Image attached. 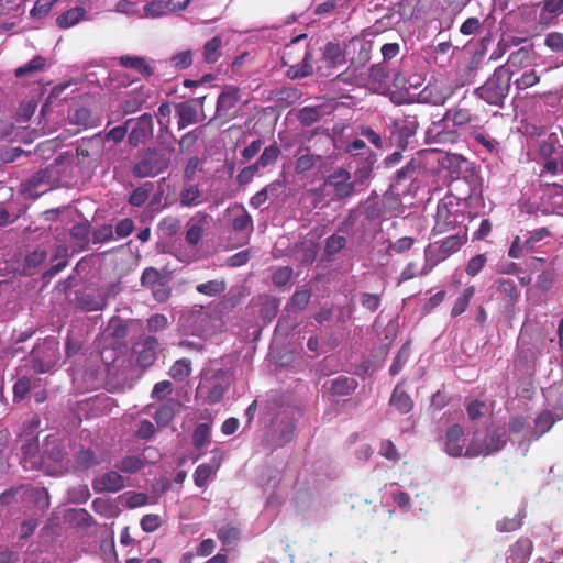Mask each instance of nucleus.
Returning <instances> with one entry per match:
<instances>
[{
    "label": "nucleus",
    "mask_w": 563,
    "mask_h": 563,
    "mask_svg": "<svg viewBox=\"0 0 563 563\" xmlns=\"http://www.w3.org/2000/svg\"><path fill=\"white\" fill-rule=\"evenodd\" d=\"M153 184L146 183L143 186L135 188L129 197V203L133 207L143 206L150 198Z\"/></svg>",
    "instance_id": "nucleus-53"
},
{
    "label": "nucleus",
    "mask_w": 563,
    "mask_h": 563,
    "mask_svg": "<svg viewBox=\"0 0 563 563\" xmlns=\"http://www.w3.org/2000/svg\"><path fill=\"white\" fill-rule=\"evenodd\" d=\"M115 467L123 473L134 474L144 467V462L140 456L128 455Z\"/></svg>",
    "instance_id": "nucleus-51"
},
{
    "label": "nucleus",
    "mask_w": 563,
    "mask_h": 563,
    "mask_svg": "<svg viewBox=\"0 0 563 563\" xmlns=\"http://www.w3.org/2000/svg\"><path fill=\"white\" fill-rule=\"evenodd\" d=\"M45 66L46 59L41 55H36L25 65L18 67L14 70V75L16 78H23L42 71L45 68Z\"/></svg>",
    "instance_id": "nucleus-39"
},
{
    "label": "nucleus",
    "mask_w": 563,
    "mask_h": 563,
    "mask_svg": "<svg viewBox=\"0 0 563 563\" xmlns=\"http://www.w3.org/2000/svg\"><path fill=\"white\" fill-rule=\"evenodd\" d=\"M280 155V150L276 143L264 148L257 161L254 163L257 168H265L269 165H273L277 162Z\"/></svg>",
    "instance_id": "nucleus-48"
},
{
    "label": "nucleus",
    "mask_w": 563,
    "mask_h": 563,
    "mask_svg": "<svg viewBox=\"0 0 563 563\" xmlns=\"http://www.w3.org/2000/svg\"><path fill=\"white\" fill-rule=\"evenodd\" d=\"M100 153V141L82 139L76 144V164L81 168L95 167Z\"/></svg>",
    "instance_id": "nucleus-13"
},
{
    "label": "nucleus",
    "mask_w": 563,
    "mask_h": 563,
    "mask_svg": "<svg viewBox=\"0 0 563 563\" xmlns=\"http://www.w3.org/2000/svg\"><path fill=\"white\" fill-rule=\"evenodd\" d=\"M77 300L78 306L85 311L102 310L107 305V300L103 297L96 299L92 295L89 294L79 296Z\"/></svg>",
    "instance_id": "nucleus-50"
},
{
    "label": "nucleus",
    "mask_w": 563,
    "mask_h": 563,
    "mask_svg": "<svg viewBox=\"0 0 563 563\" xmlns=\"http://www.w3.org/2000/svg\"><path fill=\"white\" fill-rule=\"evenodd\" d=\"M311 291L309 289L296 290L288 303L289 308L303 310L310 302Z\"/></svg>",
    "instance_id": "nucleus-57"
},
{
    "label": "nucleus",
    "mask_w": 563,
    "mask_h": 563,
    "mask_svg": "<svg viewBox=\"0 0 563 563\" xmlns=\"http://www.w3.org/2000/svg\"><path fill=\"white\" fill-rule=\"evenodd\" d=\"M69 252L66 245H58L51 258L52 266L44 273L45 277H53L68 265Z\"/></svg>",
    "instance_id": "nucleus-32"
},
{
    "label": "nucleus",
    "mask_w": 563,
    "mask_h": 563,
    "mask_svg": "<svg viewBox=\"0 0 563 563\" xmlns=\"http://www.w3.org/2000/svg\"><path fill=\"white\" fill-rule=\"evenodd\" d=\"M486 263H487L486 255L477 254V255L473 256L472 258H470V261L467 262V265L465 267V273L470 277H475L481 273V271L484 268Z\"/></svg>",
    "instance_id": "nucleus-63"
},
{
    "label": "nucleus",
    "mask_w": 563,
    "mask_h": 563,
    "mask_svg": "<svg viewBox=\"0 0 563 563\" xmlns=\"http://www.w3.org/2000/svg\"><path fill=\"white\" fill-rule=\"evenodd\" d=\"M472 103L473 101H470L464 97L456 106L445 112L444 119L451 120L453 125L456 128H463L466 125L477 126L479 119Z\"/></svg>",
    "instance_id": "nucleus-8"
},
{
    "label": "nucleus",
    "mask_w": 563,
    "mask_h": 563,
    "mask_svg": "<svg viewBox=\"0 0 563 563\" xmlns=\"http://www.w3.org/2000/svg\"><path fill=\"white\" fill-rule=\"evenodd\" d=\"M231 383V375L225 369L206 372L197 387V396L209 405H216L222 400Z\"/></svg>",
    "instance_id": "nucleus-4"
},
{
    "label": "nucleus",
    "mask_w": 563,
    "mask_h": 563,
    "mask_svg": "<svg viewBox=\"0 0 563 563\" xmlns=\"http://www.w3.org/2000/svg\"><path fill=\"white\" fill-rule=\"evenodd\" d=\"M512 73L507 65L497 67L474 93L489 106L504 108L510 91Z\"/></svg>",
    "instance_id": "nucleus-1"
},
{
    "label": "nucleus",
    "mask_w": 563,
    "mask_h": 563,
    "mask_svg": "<svg viewBox=\"0 0 563 563\" xmlns=\"http://www.w3.org/2000/svg\"><path fill=\"white\" fill-rule=\"evenodd\" d=\"M328 384L329 386L324 385V387L328 388L329 394L333 397L349 396L358 386V383L355 378L343 375L331 379Z\"/></svg>",
    "instance_id": "nucleus-24"
},
{
    "label": "nucleus",
    "mask_w": 563,
    "mask_h": 563,
    "mask_svg": "<svg viewBox=\"0 0 563 563\" xmlns=\"http://www.w3.org/2000/svg\"><path fill=\"white\" fill-rule=\"evenodd\" d=\"M530 60V49L527 47H520L519 49L512 52L507 60L509 66L514 67H522L527 65Z\"/></svg>",
    "instance_id": "nucleus-61"
},
{
    "label": "nucleus",
    "mask_w": 563,
    "mask_h": 563,
    "mask_svg": "<svg viewBox=\"0 0 563 563\" xmlns=\"http://www.w3.org/2000/svg\"><path fill=\"white\" fill-rule=\"evenodd\" d=\"M59 343L55 338H46L36 344L32 352L33 368L36 373H47L58 362Z\"/></svg>",
    "instance_id": "nucleus-6"
},
{
    "label": "nucleus",
    "mask_w": 563,
    "mask_h": 563,
    "mask_svg": "<svg viewBox=\"0 0 563 563\" xmlns=\"http://www.w3.org/2000/svg\"><path fill=\"white\" fill-rule=\"evenodd\" d=\"M421 168V164L419 161L412 158L410 159L406 166L401 167L397 170L396 179L398 183L405 180H413L418 176V172Z\"/></svg>",
    "instance_id": "nucleus-52"
},
{
    "label": "nucleus",
    "mask_w": 563,
    "mask_h": 563,
    "mask_svg": "<svg viewBox=\"0 0 563 563\" xmlns=\"http://www.w3.org/2000/svg\"><path fill=\"white\" fill-rule=\"evenodd\" d=\"M209 218L207 213L197 212L188 220L185 240L189 245L196 246L201 241L203 231L209 223Z\"/></svg>",
    "instance_id": "nucleus-20"
},
{
    "label": "nucleus",
    "mask_w": 563,
    "mask_h": 563,
    "mask_svg": "<svg viewBox=\"0 0 563 563\" xmlns=\"http://www.w3.org/2000/svg\"><path fill=\"white\" fill-rule=\"evenodd\" d=\"M174 147H147L140 152L133 167L132 174L136 178L155 177L166 172L172 162Z\"/></svg>",
    "instance_id": "nucleus-2"
},
{
    "label": "nucleus",
    "mask_w": 563,
    "mask_h": 563,
    "mask_svg": "<svg viewBox=\"0 0 563 563\" xmlns=\"http://www.w3.org/2000/svg\"><path fill=\"white\" fill-rule=\"evenodd\" d=\"M131 126L129 133V143L132 146H139L145 143L152 135L154 130L153 118L150 113H143L137 119L126 120L128 128Z\"/></svg>",
    "instance_id": "nucleus-11"
},
{
    "label": "nucleus",
    "mask_w": 563,
    "mask_h": 563,
    "mask_svg": "<svg viewBox=\"0 0 563 563\" xmlns=\"http://www.w3.org/2000/svg\"><path fill=\"white\" fill-rule=\"evenodd\" d=\"M506 443V431L503 428H494L487 431L483 440L475 434L466 448L465 456L489 455L503 450Z\"/></svg>",
    "instance_id": "nucleus-5"
},
{
    "label": "nucleus",
    "mask_w": 563,
    "mask_h": 563,
    "mask_svg": "<svg viewBox=\"0 0 563 563\" xmlns=\"http://www.w3.org/2000/svg\"><path fill=\"white\" fill-rule=\"evenodd\" d=\"M389 77L387 67L383 63L374 64L368 69V78L375 84H383Z\"/></svg>",
    "instance_id": "nucleus-64"
},
{
    "label": "nucleus",
    "mask_w": 563,
    "mask_h": 563,
    "mask_svg": "<svg viewBox=\"0 0 563 563\" xmlns=\"http://www.w3.org/2000/svg\"><path fill=\"white\" fill-rule=\"evenodd\" d=\"M222 38L213 36L202 47V58L207 64H216L222 56Z\"/></svg>",
    "instance_id": "nucleus-35"
},
{
    "label": "nucleus",
    "mask_w": 563,
    "mask_h": 563,
    "mask_svg": "<svg viewBox=\"0 0 563 563\" xmlns=\"http://www.w3.org/2000/svg\"><path fill=\"white\" fill-rule=\"evenodd\" d=\"M331 187L336 199H344L354 194L355 184L351 180V174L344 168H336L324 180L323 187Z\"/></svg>",
    "instance_id": "nucleus-10"
},
{
    "label": "nucleus",
    "mask_w": 563,
    "mask_h": 563,
    "mask_svg": "<svg viewBox=\"0 0 563 563\" xmlns=\"http://www.w3.org/2000/svg\"><path fill=\"white\" fill-rule=\"evenodd\" d=\"M296 43H292L291 45H288L286 47L285 53L283 55L284 65L289 67L287 74L291 78L307 77L312 73V66L309 63L311 54L307 47H303L301 54H298L299 56H301V59L299 62H296Z\"/></svg>",
    "instance_id": "nucleus-7"
},
{
    "label": "nucleus",
    "mask_w": 563,
    "mask_h": 563,
    "mask_svg": "<svg viewBox=\"0 0 563 563\" xmlns=\"http://www.w3.org/2000/svg\"><path fill=\"white\" fill-rule=\"evenodd\" d=\"M389 405L396 408L401 415L408 413L413 408L411 397L402 389L401 384H397L394 388Z\"/></svg>",
    "instance_id": "nucleus-28"
},
{
    "label": "nucleus",
    "mask_w": 563,
    "mask_h": 563,
    "mask_svg": "<svg viewBox=\"0 0 563 563\" xmlns=\"http://www.w3.org/2000/svg\"><path fill=\"white\" fill-rule=\"evenodd\" d=\"M346 244V239L342 235L332 234L325 240L324 252L332 256L338 254Z\"/></svg>",
    "instance_id": "nucleus-60"
},
{
    "label": "nucleus",
    "mask_w": 563,
    "mask_h": 563,
    "mask_svg": "<svg viewBox=\"0 0 563 563\" xmlns=\"http://www.w3.org/2000/svg\"><path fill=\"white\" fill-rule=\"evenodd\" d=\"M474 295L475 287H466L461 294V296L455 300L451 310V317L455 318L465 312Z\"/></svg>",
    "instance_id": "nucleus-45"
},
{
    "label": "nucleus",
    "mask_w": 563,
    "mask_h": 563,
    "mask_svg": "<svg viewBox=\"0 0 563 563\" xmlns=\"http://www.w3.org/2000/svg\"><path fill=\"white\" fill-rule=\"evenodd\" d=\"M159 347L158 340L155 336H146L134 346L136 354V363L143 369L151 367L157 360V351Z\"/></svg>",
    "instance_id": "nucleus-15"
},
{
    "label": "nucleus",
    "mask_w": 563,
    "mask_h": 563,
    "mask_svg": "<svg viewBox=\"0 0 563 563\" xmlns=\"http://www.w3.org/2000/svg\"><path fill=\"white\" fill-rule=\"evenodd\" d=\"M202 135V126L196 128L187 133H185L179 142V153L185 154L189 153L192 147L196 145L200 136Z\"/></svg>",
    "instance_id": "nucleus-49"
},
{
    "label": "nucleus",
    "mask_w": 563,
    "mask_h": 563,
    "mask_svg": "<svg viewBox=\"0 0 563 563\" xmlns=\"http://www.w3.org/2000/svg\"><path fill=\"white\" fill-rule=\"evenodd\" d=\"M232 229L236 232H251L253 230V220L251 214L246 210L242 209L241 213L233 218Z\"/></svg>",
    "instance_id": "nucleus-56"
},
{
    "label": "nucleus",
    "mask_w": 563,
    "mask_h": 563,
    "mask_svg": "<svg viewBox=\"0 0 563 563\" xmlns=\"http://www.w3.org/2000/svg\"><path fill=\"white\" fill-rule=\"evenodd\" d=\"M494 287L498 298L504 302L505 309L514 311L515 306L520 300V290L511 278L499 277L494 282Z\"/></svg>",
    "instance_id": "nucleus-14"
},
{
    "label": "nucleus",
    "mask_w": 563,
    "mask_h": 563,
    "mask_svg": "<svg viewBox=\"0 0 563 563\" xmlns=\"http://www.w3.org/2000/svg\"><path fill=\"white\" fill-rule=\"evenodd\" d=\"M91 507L95 512H97L100 516L108 518V519L114 517L117 514L115 507L113 506L111 500L107 499V498H101V497L96 498L92 501Z\"/></svg>",
    "instance_id": "nucleus-55"
},
{
    "label": "nucleus",
    "mask_w": 563,
    "mask_h": 563,
    "mask_svg": "<svg viewBox=\"0 0 563 563\" xmlns=\"http://www.w3.org/2000/svg\"><path fill=\"white\" fill-rule=\"evenodd\" d=\"M191 0H151L143 10L146 18H162L172 13L184 11Z\"/></svg>",
    "instance_id": "nucleus-12"
},
{
    "label": "nucleus",
    "mask_w": 563,
    "mask_h": 563,
    "mask_svg": "<svg viewBox=\"0 0 563 563\" xmlns=\"http://www.w3.org/2000/svg\"><path fill=\"white\" fill-rule=\"evenodd\" d=\"M454 93L452 86L429 84L423 90V98L434 106L444 104Z\"/></svg>",
    "instance_id": "nucleus-23"
},
{
    "label": "nucleus",
    "mask_w": 563,
    "mask_h": 563,
    "mask_svg": "<svg viewBox=\"0 0 563 563\" xmlns=\"http://www.w3.org/2000/svg\"><path fill=\"white\" fill-rule=\"evenodd\" d=\"M191 362L188 358L177 360L170 367L168 374L175 380H184L191 375Z\"/></svg>",
    "instance_id": "nucleus-47"
},
{
    "label": "nucleus",
    "mask_w": 563,
    "mask_h": 563,
    "mask_svg": "<svg viewBox=\"0 0 563 563\" xmlns=\"http://www.w3.org/2000/svg\"><path fill=\"white\" fill-rule=\"evenodd\" d=\"M554 421L555 420L551 411L544 410L540 412L536 418L534 426L531 429V431H529V435L527 437V439L529 441L539 439L541 435H543L552 428Z\"/></svg>",
    "instance_id": "nucleus-30"
},
{
    "label": "nucleus",
    "mask_w": 563,
    "mask_h": 563,
    "mask_svg": "<svg viewBox=\"0 0 563 563\" xmlns=\"http://www.w3.org/2000/svg\"><path fill=\"white\" fill-rule=\"evenodd\" d=\"M305 151L307 153L300 155L295 162V170L297 174L309 172L323 158L322 155L309 153V147H306Z\"/></svg>",
    "instance_id": "nucleus-42"
},
{
    "label": "nucleus",
    "mask_w": 563,
    "mask_h": 563,
    "mask_svg": "<svg viewBox=\"0 0 563 563\" xmlns=\"http://www.w3.org/2000/svg\"><path fill=\"white\" fill-rule=\"evenodd\" d=\"M192 62L194 53L191 49L176 52L167 60L175 70L187 69L192 65Z\"/></svg>",
    "instance_id": "nucleus-43"
},
{
    "label": "nucleus",
    "mask_w": 563,
    "mask_h": 563,
    "mask_svg": "<svg viewBox=\"0 0 563 563\" xmlns=\"http://www.w3.org/2000/svg\"><path fill=\"white\" fill-rule=\"evenodd\" d=\"M43 455L52 462L59 463L66 457L67 452L64 443L58 438L48 435L44 444Z\"/></svg>",
    "instance_id": "nucleus-27"
},
{
    "label": "nucleus",
    "mask_w": 563,
    "mask_h": 563,
    "mask_svg": "<svg viewBox=\"0 0 563 563\" xmlns=\"http://www.w3.org/2000/svg\"><path fill=\"white\" fill-rule=\"evenodd\" d=\"M210 427L207 423L198 424L192 434V444L196 449H202L210 442Z\"/></svg>",
    "instance_id": "nucleus-54"
},
{
    "label": "nucleus",
    "mask_w": 563,
    "mask_h": 563,
    "mask_svg": "<svg viewBox=\"0 0 563 563\" xmlns=\"http://www.w3.org/2000/svg\"><path fill=\"white\" fill-rule=\"evenodd\" d=\"M218 538L224 545H230L240 539V530L231 525L223 526L218 531Z\"/></svg>",
    "instance_id": "nucleus-59"
},
{
    "label": "nucleus",
    "mask_w": 563,
    "mask_h": 563,
    "mask_svg": "<svg viewBox=\"0 0 563 563\" xmlns=\"http://www.w3.org/2000/svg\"><path fill=\"white\" fill-rule=\"evenodd\" d=\"M297 118L302 126H311L322 118V107H303L298 111Z\"/></svg>",
    "instance_id": "nucleus-41"
},
{
    "label": "nucleus",
    "mask_w": 563,
    "mask_h": 563,
    "mask_svg": "<svg viewBox=\"0 0 563 563\" xmlns=\"http://www.w3.org/2000/svg\"><path fill=\"white\" fill-rule=\"evenodd\" d=\"M67 119L70 124L79 126V131L100 125V117L82 104L69 108Z\"/></svg>",
    "instance_id": "nucleus-16"
},
{
    "label": "nucleus",
    "mask_w": 563,
    "mask_h": 563,
    "mask_svg": "<svg viewBox=\"0 0 563 563\" xmlns=\"http://www.w3.org/2000/svg\"><path fill=\"white\" fill-rule=\"evenodd\" d=\"M539 24L549 27L563 13V0H542L537 4Z\"/></svg>",
    "instance_id": "nucleus-19"
},
{
    "label": "nucleus",
    "mask_w": 563,
    "mask_h": 563,
    "mask_svg": "<svg viewBox=\"0 0 563 563\" xmlns=\"http://www.w3.org/2000/svg\"><path fill=\"white\" fill-rule=\"evenodd\" d=\"M179 402L169 400L163 404L154 413V420L158 427H167L176 416Z\"/></svg>",
    "instance_id": "nucleus-34"
},
{
    "label": "nucleus",
    "mask_w": 563,
    "mask_h": 563,
    "mask_svg": "<svg viewBox=\"0 0 563 563\" xmlns=\"http://www.w3.org/2000/svg\"><path fill=\"white\" fill-rule=\"evenodd\" d=\"M561 189L562 187L556 183H545V188L542 195L544 211L562 214L563 195L561 194Z\"/></svg>",
    "instance_id": "nucleus-21"
},
{
    "label": "nucleus",
    "mask_w": 563,
    "mask_h": 563,
    "mask_svg": "<svg viewBox=\"0 0 563 563\" xmlns=\"http://www.w3.org/2000/svg\"><path fill=\"white\" fill-rule=\"evenodd\" d=\"M240 98L239 88L234 86H225L218 97L216 114L210 122L216 119H223L225 122L233 119Z\"/></svg>",
    "instance_id": "nucleus-9"
},
{
    "label": "nucleus",
    "mask_w": 563,
    "mask_h": 563,
    "mask_svg": "<svg viewBox=\"0 0 563 563\" xmlns=\"http://www.w3.org/2000/svg\"><path fill=\"white\" fill-rule=\"evenodd\" d=\"M91 232V224L89 221L78 222L75 223L70 230L69 234L71 239L76 240L79 245L80 250H87L90 243L89 234Z\"/></svg>",
    "instance_id": "nucleus-38"
},
{
    "label": "nucleus",
    "mask_w": 563,
    "mask_h": 563,
    "mask_svg": "<svg viewBox=\"0 0 563 563\" xmlns=\"http://www.w3.org/2000/svg\"><path fill=\"white\" fill-rule=\"evenodd\" d=\"M120 66L135 70L144 78H148L154 74L153 67L148 64L145 57L123 55L119 58Z\"/></svg>",
    "instance_id": "nucleus-25"
},
{
    "label": "nucleus",
    "mask_w": 563,
    "mask_h": 563,
    "mask_svg": "<svg viewBox=\"0 0 563 563\" xmlns=\"http://www.w3.org/2000/svg\"><path fill=\"white\" fill-rule=\"evenodd\" d=\"M221 465V457H213L211 463H203L197 466L194 473V482L198 487H203L208 479L217 473Z\"/></svg>",
    "instance_id": "nucleus-31"
},
{
    "label": "nucleus",
    "mask_w": 563,
    "mask_h": 563,
    "mask_svg": "<svg viewBox=\"0 0 563 563\" xmlns=\"http://www.w3.org/2000/svg\"><path fill=\"white\" fill-rule=\"evenodd\" d=\"M561 147L560 140L556 135V133H551L541 144L540 146V154L544 158L551 157L553 154L556 153V150Z\"/></svg>",
    "instance_id": "nucleus-62"
},
{
    "label": "nucleus",
    "mask_w": 563,
    "mask_h": 563,
    "mask_svg": "<svg viewBox=\"0 0 563 563\" xmlns=\"http://www.w3.org/2000/svg\"><path fill=\"white\" fill-rule=\"evenodd\" d=\"M124 487V478L117 471H109L95 477L92 489L95 493H117Z\"/></svg>",
    "instance_id": "nucleus-18"
},
{
    "label": "nucleus",
    "mask_w": 563,
    "mask_h": 563,
    "mask_svg": "<svg viewBox=\"0 0 563 563\" xmlns=\"http://www.w3.org/2000/svg\"><path fill=\"white\" fill-rule=\"evenodd\" d=\"M448 234L449 235L446 238L435 242V244L439 245V252L441 253L442 258H446L461 250V247L467 242L468 228H461L459 232H451Z\"/></svg>",
    "instance_id": "nucleus-17"
},
{
    "label": "nucleus",
    "mask_w": 563,
    "mask_h": 563,
    "mask_svg": "<svg viewBox=\"0 0 563 563\" xmlns=\"http://www.w3.org/2000/svg\"><path fill=\"white\" fill-rule=\"evenodd\" d=\"M227 289V284L224 280L213 279L208 280L206 283L198 284L196 286V290L205 296L214 297L221 295Z\"/></svg>",
    "instance_id": "nucleus-46"
},
{
    "label": "nucleus",
    "mask_w": 563,
    "mask_h": 563,
    "mask_svg": "<svg viewBox=\"0 0 563 563\" xmlns=\"http://www.w3.org/2000/svg\"><path fill=\"white\" fill-rule=\"evenodd\" d=\"M532 553V542L528 538L519 539L510 548V559L514 563H526Z\"/></svg>",
    "instance_id": "nucleus-37"
},
{
    "label": "nucleus",
    "mask_w": 563,
    "mask_h": 563,
    "mask_svg": "<svg viewBox=\"0 0 563 563\" xmlns=\"http://www.w3.org/2000/svg\"><path fill=\"white\" fill-rule=\"evenodd\" d=\"M467 216L459 209L453 197H445L438 202L434 214L432 235H441L451 232H459L461 228H467L465 220Z\"/></svg>",
    "instance_id": "nucleus-3"
},
{
    "label": "nucleus",
    "mask_w": 563,
    "mask_h": 563,
    "mask_svg": "<svg viewBox=\"0 0 563 563\" xmlns=\"http://www.w3.org/2000/svg\"><path fill=\"white\" fill-rule=\"evenodd\" d=\"M85 14L86 10L82 7L71 8L57 16L56 25L59 29H69L84 20Z\"/></svg>",
    "instance_id": "nucleus-36"
},
{
    "label": "nucleus",
    "mask_w": 563,
    "mask_h": 563,
    "mask_svg": "<svg viewBox=\"0 0 563 563\" xmlns=\"http://www.w3.org/2000/svg\"><path fill=\"white\" fill-rule=\"evenodd\" d=\"M91 235V242L93 244L107 243L113 240V227L111 224H102L96 228Z\"/></svg>",
    "instance_id": "nucleus-58"
},
{
    "label": "nucleus",
    "mask_w": 563,
    "mask_h": 563,
    "mask_svg": "<svg viewBox=\"0 0 563 563\" xmlns=\"http://www.w3.org/2000/svg\"><path fill=\"white\" fill-rule=\"evenodd\" d=\"M201 190L198 185H188L181 188L179 192V202L181 207L198 206L201 200Z\"/></svg>",
    "instance_id": "nucleus-40"
},
{
    "label": "nucleus",
    "mask_w": 563,
    "mask_h": 563,
    "mask_svg": "<svg viewBox=\"0 0 563 563\" xmlns=\"http://www.w3.org/2000/svg\"><path fill=\"white\" fill-rule=\"evenodd\" d=\"M445 450L449 455L457 457L463 454L464 429L460 424H453L446 430Z\"/></svg>",
    "instance_id": "nucleus-22"
},
{
    "label": "nucleus",
    "mask_w": 563,
    "mask_h": 563,
    "mask_svg": "<svg viewBox=\"0 0 563 563\" xmlns=\"http://www.w3.org/2000/svg\"><path fill=\"white\" fill-rule=\"evenodd\" d=\"M148 93L142 91L132 93L121 104V110L124 114H131L139 111L146 102Z\"/></svg>",
    "instance_id": "nucleus-44"
},
{
    "label": "nucleus",
    "mask_w": 563,
    "mask_h": 563,
    "mask_svg": "<svg viewBox=\"0 0 563 563\" xmlns=\"http://www.w3.org/2000/svg\"><path fill=\"white\" fill-rule=\"evenodd\" d=\"M175 111L178 118V130H183L188 125L197 123V109L190 101H184L175 104Z\"/></svg>",
    "instance_id": "nucleus-26"
},
{
    "label": "nucleus",
    "mask_w": 563,
    "mask_h": 563,
    "mask_svg": "<svg viewBox=\"0 0 563 563\" xmlns=\"http://www.w3.org/2000/svg\"><path fill=\"white\" fill-rule=\"evenodd\" d=\"M24 495L27 501L42 511L47 510L51 506L49 494L45 487H29Z\"/></svg>",
    "instance_id": "nucleus-33"
},
{
    "label": "nucleus",
    "mask_w": 563,
    "mask_h": 563,
    "mask_svg": "<svg viewBox=\"0 0 563 563\" xmlns=\"http://www.w3.org/2000/svg\"><path fill=\"white\" fill-rule=\"evenodd\" d=\"M101 462V457L90 448H82L75 455V467L79 471H87L96 467L100 465Z\"/></svg>",
    "instance_id": "nucleus-29"
}]
</instances>
